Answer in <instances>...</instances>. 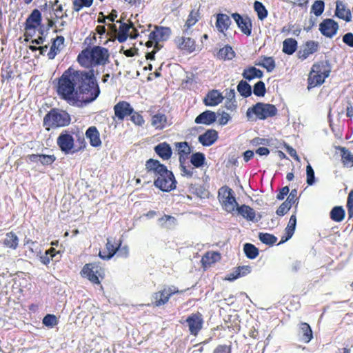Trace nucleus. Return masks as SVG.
<instances>
[{
    "label": "nucleus",
    "mask_w": 353,
    "mask_h": 353,
    "mask_svg": "<svg viewBox=\"0 0 353 353\" xmlns=\"http://www.w3.org/2000/svg\"><path fill=\"white\" fill-rule=\"evenodd\" d=\"M2 243L5 247L16 250L19 245V238L13 232H8L6 234Z\"/></svg>",
    "instance_id": "nucleus-34"
},
{
    "label": "nucleus",
    "mask_w": 353,
    "mask_h": 353,
    "mask_svg": "<svg viewBox=\"0 0 353 353\" xmlns=\"http://www.w3.org/2000/svg\"><path fill=\"white\" fill-rule=\"evenodd\" d=\"M145 170L147 172L153 175L155 179L158 176H162L163 174L168 173L167 167L161 163L159 161L154 159H150L145 162Z\"/></svg>",
    "instance_id": "nucleus-10"
},
{
    "label": "nucleus",
    "mask_w": 353,
    "mask_h": 353,
    "mask_svg": "<svg viewBox=\"0 0 353 353\" xmlns=\"http://www.w3.org/2000/svg\"><path fill=\"white\" fill-rule=\"evenodd\" d=\"M176 147L179 155L187 156L191 153V148L185 141L176 143Z\"/></svg>",
    "instance_id": "nucleus-54"
},
{
    "label": "nucleus",
    "mask_w": 353,
    "mask_h": 353,
    "mask_svg": "<svg viewBox=\"0 0 353 353\" xmlns=\"http://www.w3.org/2000/svg\"><path fill=\"white\" fill-rule=\"evenodd\" d=\"M86 137L89 139L90 143L93 147H99L101 145L99 137V132L94 126L90 127L85 132Z\"/></svg>",
    "instance_id": "nucleus-28"
},
{
    "label": "nucleus",
    "mask_w": 353,
    "mask_h": 353,
    "mask_svg": "<svg viewBox=\"0 0 353 353\" xmlns=\"http://www.w3.org/2000/svg\"><path fill=\"white\" fill-rule=\"evenodd\" d=\"M296 225V217L295 214L291 215L286 228L285 229V235L281 237L279 244L288 241L293 236Z\"/></svg>",
    "instance_id": "nucleus-24"
},
{
    "label": "nucleus",
    "mask_w": 353,
    "mask_h": 353,
    "mask_svg": "<svg viewBox=\"0 0 353 353\" xmlns=\"http://www.w3.org/2000/svg\"><path fill=\"white\" fill-rule=\"evenodd\" d=\"M190 334L196 336L202 329L203 325V319L201 313L196 312L191 314L185 320Z\"/></svg>",
    "instance_id": "nucleus-9"
},
{
    "label": "nucleus",
    "mask_w": 353,
    "mask_h": 353,
    "mask_svg": "<svg viewBox=\"0 0 353 353\" xmlns=\"http://www.w3.org/2000/svg\"><path fill=\"white\" fill-rule=\"evenodd\" d=\"M238 214L249 221L256 223L261 219L260 214H256L255 210L247 205H242L236 208Z\"/></svg>",
    "instance_id": "nucleus-13"
},
{
    "label": "nucleus",
    "mask_w": 353,
    "mask_h": 353,
    "mask_svg": "<svg viewBox=\"0 0 353 353\" xmlns=\"http://www.w3.org/2000/svg\"><path fill=\"white\" fill-rule=\"evenodd\" d=\"M231 23L232 21L228 15L222 13L216 14V28L219 32L224 33L229 28Z\"/></svg>",
    "instance_id": "nucleus-25"
},
{
    "label": "nucleus",
    "mask_w": 353,
    "mask_h": 353,
    "mask_svg": "<svg viewBox=\"0 0 353 353\" xmlns=\"http://www.w3.org/2000/svg\"><path fill=\"white\" fill-rule=\"evenodd\" d=\"M218 139V133L215 130H208L205 133L199 136V141L203 146L212 145Z\"/></svg>",
    "instance_id": "nucleus-21"
},
{
    "label": "nucleus",
    "mask_w": 353,
    "mask_h": 353,
    "mask_svg": "<svg viewBox=\"0 0 353 353\" xmlns=\"http://www.w3.org/2000/svg\"><path fill=\"white\" fill-rule=\"evenodd\" d=\"M306 174H307V183L309 185H312L315 183L314 171L310 164H308L306 167Z\"/></svg>",
    "instance_id": "nucleus-56"
},
{
    "label": "nucleus",
    "mask_w": 353,
    "mask_h": 353,
    "mask_svg": "<svg viewBox=\"0 0 353 353\" xmlns=\"http://www.w3.org/2000/svg\"><path fill=\"white\" fill-rule=\"evenodd\" d=\"M300 330L303 334L302 340L305 343H309L313 337L312 331L309 324L306 323H301Z\"/></svg>",
    "instance_id": "nucleus-40"
},
{
    "label": "nucleus",
    "mask_w": 353,
    "mask_h": 353,
    "mask_svg": "<svg viewBox=\"0 0 353 353\" xmlns=\"http://www.w3.org/2000/svg\"><path fill=\"white\" fill-rule=\"evenodd\" d=\"M335 14L340 19L349 22L352 19V14L349 9H347L345 4L341 1L336 2Z\"/></svg>",
    "instance_id": "nucleus-32"
},
{
    "label": "nucleus",
    "mask_w": 353,
    "mask_h": 353,
    "mask_svg": "<svg viewBox=\"0 0 353 353\" xmlns=\"http://www.w3.org/2000/svg\"><path fill=\"white\" fill-rule=\"evenodd\" d=\"M218 57L222 59L231 60L234 57V52L230 46H226L219 50Z\"/></svg>",
    "instance_id": "nucleus-46"
},
{
    "label": "nucleus",
    "mask_w": 353,
    "mask_h": 353,
    "mask_svg": "<svg viewBox=\"0 0 353 353\" xmlns=\"http://www.w3.org/2000/svg\"><path fill=\"white\" fill-rule=\"evenodd\" d=\"M251 272V267L249 265L239 266L236 270L231 273L228 279L230 281H234L239 277L244 276Z\"/></svg>",
    "instance_id": "nucleus-38"
},
{
    "label": "nucleus",
    "mask_w": 353,
    "mask_h": 353,
    "mask_svg": "<svg viewBox=\"0 0 353 353\" xmlns=\"http://www.w3.org/2000/svg\"><path fill=\"white\" fill-rule=\"evenodd\" d=\"M220 259V254L218 252H207L202 258L201 261L203 264H210L215 263Z\"/></svg>",
    "instance_id": "nucleus-52"
},
{
    "label": "nucleus",
    "mask_w": 353,
    "mask_h": 353,
    "mask_svg": "<svg viewBox=\"0 0 353 353\" xmlns=\"http://www.w3.org/2000/svg\"><path fill=\"white\" fill-rule=\"evenodd\" d=\"M117 245L115 241L112 238L107 239V243L105 245V249L107 250L108 254L103 255L101 251L99 252V256L103 260L110 259L117 253Z\"/></svg>",
    "instance_id": "nucleus-33"
},
{
    "label": "nucleus",
    "mask_w": 353,
    "mask_h": 353,
    "mask_svg": "<svg viewBox=\"0 0 353 353\" xmlns=\"http://www.w3.org/2000/svg\"><path fill=\"white\" fill-rule=\"evenodd\" d=\"M325 77L323 75L318 74L311 70L308 77V85L307 89L310 90L316 86L323 84L325 81Z\"/></svg>",
    "instance_id": "nucleus-36"
},
{
    "label": "nucleus",
    "mask_w": 353,
    "mask_h": 353,
    "mask_svg": "<svg viewBox=\"0 0 353 353\" xmlns=\"http://www.w3.org/2000/svg\"><path fill=\"white\" fill-rule=\"evenodd\" d=\"M176 43L181 50L192 52L195 50V41L190 37H181L176 39Z\"/></svg>",
    "instance_id": "nucleus-27"
},
{
    "label": "nucleus",
    "mask_w": 353,
    "mask_h": 353,
    "mask_svg": "<svg viewBox=\"0 0 353 353\" xmlns=\"http://www.w3.org/2000/svg\"><path fill=\"white\" fill-rule=\"evenodd\" d=\"M54 252V248H50L48 250H47L46 252V254L44 256H41V262L45 265L48 264L50 260H52V259L56 256L55 254H53Z\"/></svg>",
    "instance_id": "nucleus-57"
},
{
    "label": "nucleus",
    "mask_w": 353,
    "mask_h": 353,
    "mask_svg": "<svg viewBox=\"0 0 353 353\" xmlns=\"http://www.w3.org/2000/svg\"><path fill=\"white\" fill-rule=\"evenodd\" d=\"M254 9L257 13L259 19L263 21L268 17V12L261 2L255 1L254 3Z\"/></svg>",
    "instance_id": "nucleus-44"
},
{
    "label": "nucleus",
    "mask_w": 353,
    "mask_h": 353,
    "mask_svg": "<svg viewBox=\"0 0 353 353\" xmlns=\"http://www.w3.org/2000/svg\"><path fill=\"white\" fill-rule=\"evenodd\" d=\"M157 154L163 160H168L171 158L172 150L170 145L166 142H162L157 145L154 148Z\"/></svg>",
    "instance_id": "nucleus-22"
},
{
    "label": "nucleus",
    "mask_w": 353,
    "mask_h": 353,
    "mask_svg": "<svg viewBox=\"0 0 353 353\" xmlns=\"http://www.w3.org/2000/svg\"><path fill=\"white\" fill-rule=\"evenodd\" d=\"M57 143L60 150L65 154H73L75 150H73L74 140L69 132L65 130L62 132L57 138Z\"/></svg>",
    "instance_id": "nucleus-8"
},
{
    "label": "nucleus",
    "mask_w": 353,
    "mask_h": 353,
    "mask_svg": "<svg viewBox=\"0 0 353 353\" xmlns=\"http://www.w3.org/2000/svg\"><path fill=\"white\" fill-rule=\"evenodd\" d=\"M121 242L119 241V243L117 245V252L118 253V256L127 258L129 256V248L127 245L121 246Z\"/></svg>",
    "instance_id": "nucleus-60"
},
{
    "label": "nucleus",
    "mask_w": 353,
    "mask_h": 353,
    "mask_svg": "<svg viewBox=\"0 0 353 353\" xmlns=\"http://www.w3.org/2000/svg\"><path fill=\"white\" fill-rule=\"evenodd\" d=\"M151 125L157 130H163L168 125L167 117L162 113H157L152 117Z\"/></svg>",
    "instance_id": "nucleus-29"
},
{
    "label": "nucleus",
    "mask_w": 353,
    "mask_h": 353,
    "mask_svg": "<svg viewBox=\"0 0 353 353\" xmlns=\"http://www.w3.org/2000/svg\"><path fill=\"white\" fill-rule=\"evenodd\" d=\"M319 48V44L317 41H308L298 52V57L301 60L306 59L310 54L316 52Z\"/></svg>",
    "instance_id": "nucleus-16"
},
{
    "label": "nucleus",
    "mask_w": 353,
    "mask_h": 353,
    "mask_svg": "<svg viewBox=\"0 0 353 353\" xmlns=\"http://www.w3.org/2000/svg\"><path fill=\"white\" fill-rule=\"evenodd\" d=\"M109 52L105 48L94 46L90 50H83L77 57L79 64L83 67L105 65L109 62Z\"/></svg>",
    "instance_id": "nucleus-2"
},
{
    "label": "nucleus",
    "mask_w": 353,
    "mask_h": 353,
    "mask_svg": "<svg viewBox=\"0 0 353 353\" xmlns=\"http://www.w3.org/2000/svg\"><path fill=\"white\" fill-rule=\"evenodd\" d=\"M345 216V211L341 206H336L330 212V218L336 222L341 221Z\"/></svg>",
    "instance_id": "nucleus-45"
},
{
    "label": "nucleus",
    "mask_w": 353,
    "mask_h": 353,
    "mask_svg": "<svg viewBox=\"0 0 353 353\" xmlns=\"http://www.w3.org/2000/svg\"><path fill=\"white\" fill-rule=\"evenodd\" d=\"M58 320L54 314H47L43 319V324L48 327H52L57 325Z\"/></svg>",
    "instance_id": "nucleus-55"
},
{
    "label": "nucleus",
    "mask_w": 353,
    "mask_h": 353,
    "mask_svg": "<svg viewBox=\"0 0 353 353\" xmlns=\"http://www.w3.org/2000/svg\"><path fill=\"white\" fill-rule=\"evenodd\" d=\"M277 112V108L274 105L259 102L248 109L246 116L250 119L253 114H255L259 119L264 120L275 116Z\"/></svg>",
    "instance_id": "nucleus-4"
},
{
    "label": "nucleus",
    "mask_w": 353,
    "mask_h": 353,
    "mask_svg": "<svg viewBox=\"0 0 353 353\" xmlns=\"http://www.w3.org/2000/svg\"><path fill=\"white\" fill-rule=\"evenodd\" d=\"M290 204H288V203H285V201L281 204V205L276 210V214L279 216H283L285 215L291 208Z\"/></svg>",
    "instance_id": "nucleus-61"
},
{
    "label": "nucleus",
    "mask_w": 353,
    "mask_h": 353,
    "mask_svg": "<svg viewBox=\"0 0 353 353\" xmlns=\"http://www.w3.org/2000/svg\"><path fill=\"white\" fill-rule=\"evenodd\" d=\"M259 240L266 245H272L277 241V238L273 234L269 233L260 232L259 234Z\"/></svg>",
    "instance_id": "nucleus-50"
},
{
    "label": "nucleus",
    "mask_w": 353,
    "mask_h": 353,
    "mask_svg": "<svg viewBox=\"0 0 353 353\" xmlns=\"http://www.w3.org/2000/svg\"><path fill=\"white\" fill-rule=\"evenodd\" d=\"M232 193V190L229 188L223 187L219 190V200L221 201L224 210L229 213H232L239 207Z\"/></svg>",
    "instance_id": "nucleus-5"
},
{
    "label": "nucleus",
    "mask_w": 353,
    "mask_h": 353,
    "mask_svg": "<svg viewBox=\"0 0 353 353\" xmlns=\"http://www.w3.org/2000/svg\"><path fill=\"white\" fill-rule=\"evenodd\" d=\"M57 92L70 105L78 108L94 101L101 92L93 69L77 70L72 67L59 78Z\"/></svg>",
    "instance_id": "nucleus-1"
},
{
    "label": "nucleus",
    "mask_w": 353,
    "mask_h": 353,
    "mask_svg": "<svg viewBox=\"0 0 353 353\" xmlns=\"http://www.w3.org/2000/svg\"><path fill=\"white\" fill-rule=\"evenodd\" d=\"M70 123V116L65 111L52 109L43 118V126L47 130L51 128L64 127Z\"/></svg>",
    "instance_id": "nucleus-3"
},
{
    "label": "nucleus",
    "mask_w": 353,
    "mask_h": 353,
    "mask_svg": "<svg viewBox=\"0 0 353 353\" xmlns=\"http://www.w3.org/2000/svg\"><path fill=\"white\" fill-rule=\"evenodd\" d=\"M224 97L217 90H212L208 92L203 99V103L207 106H216L221 103Z\"/></svg>",
    "instance_id": "nucleus-18"
},
{
    "label": "nucleus",
    "mask_w": 353,
    "mask_h": 353,
    "mask_svg": "<svg viewBox=\"0 0 353 353\" xmlns=\"http://www.w3.org/2000/svg\"><path fill=\"white\" fill-rule=\"evenodd\" d=\"M205 161V157L203 153L195 152L191 155L190 163L195 168L202 167L204 165Z\"/></svg>",
    "instance_id": "nucleus-42"
},
{
    "label": "nucleus",
    "mask_w": 353,
    "mask_h": 353,
    "mask_svg": "<svg viewBox=\"0 0 353 353\" xmlns=\"http://www.w3.org/2000/svg\"><path fill=\"white\" fill-rule=\"evenodd\" d=\"M97 273L98 266L94 263L85 264L81 272V274L83 277L87 278L92 283L95 284H99L100 283Z\"/></svg>",
    "instance_id": "nucleus-15"
},
{
    "label": "nucleus",
    "mask_w": 353,
    "mask_h": 353,
    "mask_svg": "<svg viewBox=\"0 0 353 353\" xmlns=\"http://www.w3.org/2000/svg\"><path fill=\"white\" fill-rule=\"evenodd\" d=\"M171 30L168 27H159L151 32L149 34V39L158 44L159 41H166L170 36Z\"/></svg>",
    "instance_id": "nucleus-17"
},
{
    "label": "nucleus",
    "mask_w": 353,
    "mask_h": 353,
    "mask_svg": "<svg viewBox=\"0 0 353 353\" xmlns=\"http://www.w3.org/2000/svg\"><path fill=\"white\" fill-rule=\"evenodd\" d=\"M30 161L32 163H40L43 165H50L56 161V157L54 154H32L28 157Z\"/></svg>",
    "instance_id": "nucleus-20"
},
{
    "label": "nucleus",
    "mask_w": 353,
    "mask_h": 353,
    "mask_svg": "<svg viewBox=\"0 0 353 353\" xmlns=\"http://www.w3.org/2000/svg\"><path fill=\"white\" fill-rule=\"evenodd\" d=\"M130 116V120L135 125H139V126H141L143 125L145 121H144L143 117L138 112L134 111L133 113Z\"/></svg>",
    "instance_id": "nucleus-58"
},
{
    "label": "nucleus",
    "mask_w": 353,
    "mask_h": 353,
    "mask_svg": "<svg viewBox=\"0 0 353 353\" xmlns=\"http://www.w3.org/2000/svg\"><path fill=\"white\" fill-rule=\"evenodd\" d=\"M64 41L65 39L63 36H57L53 39L50 50L48 53L49 59H54L56 55L61 51Z\"/></svg>",
    "instance_id": "nucleus-26"
},
{
    "label": "nucleus",
    "mask_w": 353,
    "mask_h": 353,
    "mask_svg": "<svg viewBox=\"0 0 353 353\" xmlns=\"http://www.w3.org/2000/svg\"><path fill=\"white\" fill-rule=\"evenodd\" d=\"M180 170L181 175L188 178H191L195 172L194 168L190 165H182Z\"/></svg>",
    "instance_id": "nucleus-59"
},
{
    "label": "nucleus",
    "mask_w": 353,
    "mask_h": 353,
    "mask_svg": "<svg viewBox=\"0 0 353 353\" xmlns=\"http://www.w3.org/2000/svg\"><path fill=\"white\" fill-rule=\"evenodd\" d=\"M312 71L320 75H323L325 78L329 77L331 72V66L327 61H321L320 63L314 64L312 68Z\"/></svg>",
    "instance_id": "nucleus-30"
},
{
    "label": "nucleus",
    "mask_w": 353,
    "mask_h": 353,
    "mask_svg": "<svg viewBox=\"0 0 353 353\" xmlns=\"http://www.w3.org/2000/svg\"><path fill=\"white\" fill-rule=\"evenodd\" d=\"M341 159L345 166H353V154L345 148H341Z\"/></svg>",
    "instance_id": "nucleus-47"
},
{
    "label": "nucleus",
    "mask_w": 353,
    "mask_h": 353,
    "mask_svg": "<svg viewBox=\"0 0 353 353\" xmlns=\"http://www.w3.org/2000/svg\"><path fill=\"white\" fill-rule=\"evenodd\" d=\"M297 41L293 38H288L283 42V52L288 55L292 54L297 49Z\"/></svg>",
    "instance_id": "nucleus-37"
},
{
    "label": "nucleus",
    "mask_w": 353,
    "mask_h": 353,
    "mask_svg": "<svg viewBox=\"0 0 353 353\" xmlns=\"http://www.w3.org/2000/svg\"><path fill=\"white\" fill-rule=\"evenodd\" d=\"M159 225L164 228H171L176 225V219L170 215H164L158 220Z\"/></svg>",
    "instance_id": "nucleus-43"
},
{
    "label": "nucleus",
    "mask_w": 353,
    "mask_h": 353,
    "mask_svg": "<svg viewBox=\"0 0 353 353\" xmlns=\"http://www.w3.org/2000/svg\"><path fill=\"white\" fill-rule=\"evenodd\" d=\"M266 92L265 85L263 81H259L256 83L253 88V93L257 97H264Z\"/></svg>",
    "instance_id": "nucleus-53"
},
{
    "label": "nucleus",
    "mask_w": 353,
    "mask_h": 353,
    "mask_svg": "<svg viewBox=\"0 0 353 353\" xmlns=\"http://www.w3.org/2000/svg\"><path fill=\"white\" fill-rule=\"evenodd\" d=\"M298 200L297 198V190L296 189H293L290 192L287 199L285 201L288 204H290L292 206V204L295 203V202Z\"/></svg>",
    "instance_id": "nucleus-62"
},
{
    "label": "nucleus",
    "mask_w": 353,
    "mask_h": 353,
    "mask_svg": "<svg viewBox=\"0 0 353 353\" xmlns=\"http://www.w3.org/2000/svg\"><path fill=\"white\" fill-rule=\"evenodd\" d=\"M176 181L172 171L168 170V173L163 174L162 176H158L154 179V185L163 192H170L176 188Z\"/></svg>",
    "instance_id": "nucleus-6"
},
{
    "label": "nucleus",
    "mask_w": 353,
    "mask_h": 353,
    "mask_svg": "<svg viewBox=\"0 0 353 353\" xmlns=\"http://www.w3.org/2000/svg\"><path fill=\"white\" fill-rule=\"evenodd\" d=\"M236 89L239 94L243 97L247 98L252 94V87L245 81H240Z\"/></svg>",
    "instance_id": "nucleus-39"
},
{
    "label": "nucleus",
    "mask_w": 353,
    "mask_h": 353,
    "mask_svg": "<svg viewBox=\"0 0 353 353\" xmlns=\"http://www.w3.org/2000/svg\"><path fill=\"white\" fill-rule=\"evenodd\" d=\"M42 21L41 13L37 10L34 9L31 14L28 16L26 21L25 29L32 30L39 26Z\"/></svg>",
    "instance_id": "nucleus-19"
},
{
    "label": "nucleus",
    "mask_w": 353,
    "mask_h": 353,
    "mask_svg": "<svg viewBox=\"0 0 353 353\" xmlns=\"http://www.w3.org/2000/svg\"><path fill=\"white\" fill-rule=\"evenodd\" d=\"M93 3V0H73V10L79 12L83 8H89Z\"/></svg>",
    "instance_id": "nucleus-48"
},
{
    "label": "nucleus",
    "mask_w": 353,
    "mask_h": 353,
    "mask_svg": "<svg viewBox=\"0 0 353 353\" xmlns=\"http://www.w3.org/2000/svg\"><path fill=\"white\" fill-rule=\"evenodd\" d=\"M216 116L215 112L210 110H205L196 117L194 122L197 124L209 125L213 123L216 121Z\"/></svg>",
    "instance_id": "nucleus-23"
},
{
    "label": "nucleus",
    "mask_w": 353,
    "mask_h": 353,
    "mask_svg": "<svg viewBox=\"0 0 353 353\" xmlns=\"http://www.w3.org/2000/svg\"><path fill=\"white\" fill-rule=\"evenodd\" d=\"M263 72L254 66L244 69L242 73L243 77L248 81H251L255 78L260 79L263 77Z\"/></svg>",
    "instance_id": "nucleus-35"
},
{
    "label": "nucleus",
    "mask_w": 353,
    "mask_h": 353,
    "mask_svg": "<svg viewBox=\"0 0 353 353\" xmlns=\"http://www.w3.org/2000/svg\"><path fill=\"white\" fill-rule=\"evenodd\" d=\"M179 292L180 291L173 285L164 288L152 294V304L156 307L163 305L168 302L172 295Z\"/></svg>",
    "instance_id": "nucleus-7"
},
{
    "label": "nucleus",
    "mask_w": 353,
    "mask_h": 353,
    "mask_svg": "<svg viewBox=\"0 0 353 353\" xmlns=\"http://www.w3.org/2000/svg\"><path fill=\"white\" fill-rule=\"evenodd\" d=\"M245 256L250 259H254L259 255L258 248L253 244L247 243L243 245Z\"/></svg>",
    "instance_id": "nucleus-41"
},
{
    "label": "nucleus",
    "mask_w": 353,
    "mask_h": 353,
    "mask_svg": "<svg viewBox=\"0 0 353 353\" xmlns=\"http://www.w3.org/2000/svg\"><path fill=\"white\" fill-rule=\"evenodd\" d=\"M232 18L236 21L238 27L241 32L247 36H250L252 33V22L249 17L243 18L238 13L232 14Z\"/></svg>",
    "instance_id": "nucleus-14"
},
{
    "label": "nucleus",
    "mask_w": 353,
    "mask_h": 353,
    "mask_svg": "<svg viewBox=\"0 0 353 353\" xmlns=\"http://www.w3.org/2000/svg\"><path fill=\"white\" fill-rule=\"evenodd\" d=\"M114 111L115 117L119 121H123L127 116L131 115L134 109L131 105L125 101L118 102L114 106Z\"/></svg>",
    "instance_id": "nucleus-12"
},
{
    "label": "nucleus",
    "mask_w": 353,
    "mask_h": 353,
    "mask_svg": "<svg viewBox=\"0 0 353 353\" xmlns=\"http://www.w3.org/2000/svg\"><path fill=\"white\" fill-rule=\"evenodd\" d=\"M338 30L339 24L332 19H325L319 24V31L327 38H332Z\"/></svg>",
    "instance_id": "nucleus-11"
},
{
    "label": "nucleus",
    "mask_w": 353,
    "mask_h": 353,
    "mask_svg": "<svg viewBox=\"0 0 353 353\" xmlns=\"http://www.w3.org/2000/svg\"><path fill=\"white\" fill-rule=\"evenodd\" d=\"M199 11L192 10L190 12L185 25V26L186 27V29L185 30V33H187V31L189 28L193 26L199 21Z\"/></svg>",
    "instance_id": "nucleus-49"
},
{
    "label": "nucleus",
    "mask_w": 353,
    "mask_h": 353,
    "mask_svg": "<svg viewBox=\"0 0 353 353\" xmlns=\"http://www.w3.org/2000/svg\"><path fill=\"white\" fill-rule=\"evenodd\" d=\"M213 353H231V347L227 345H219L214 349Z\"/></svg>",
    "instance_id": "nucleus-64"
},
{
    "label": "nucleus",
    "mask_w": 353,
    "mask_h": 353,
    "mask_svg": "<svg viewBox=\"0 0 353 353\" xmlns=\"http://www.w3.org/2000/svg\"><path fill=\"white\" fill-rule=\"evenodd\" d=\"M325 8V3L321 0L315 1L311 7V12H313L316 17L322 14Z\"/></svg>",
    "instance_id": "nucleus-51"
},
{
    "label": "nucleus",
    "mask_w": 353,
    "mask_h": 353,
    "mask_svg": "<svg viewBox=\"0 0 353 353\" xmlns=\"http://www.w3.org/2000/svg\"><path fill=\"white\" fill-rule=\"evenodd\" d=\"M347 206L350 216L353 215V190H351L347 196Z\"/></svg>",
    "instance_id": "nucleus-63"
},
{
    "label": "nucleus",
    "mask_w": 353,
    "mask_h": 353,
    "mask_svg": "<svg viewBox=\"0 0 353 353\" xmlns=\"http://www.w3.org/2000/svg\"><path fill=\"white\" fill-rule=\"evenodd\" d=\"M255 65L265 68L268 72H272L276 67L275 61L273 57L265 56L261 57L255 62Z\"/></svg>",
    "instance_id": "nucleus-31"
}]
</instances>
